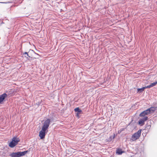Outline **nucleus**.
<instances>
[{
  "mask_svg": "<svg viewBox=\"0 0 157 157\" xmlns=\"http://www.w3.org/2000/svg\"><path fill=\"white\" fill-rule=\"evenodd\" d=\"M148 119V117L144 116L141 118L139 121V124L141 125H143L144 124V122Z\"/></svg>",
  "mask_w": 157,
  "mask_h": 157,
  "instance_id": "6",
  "label": "nucleus"
},
{
  "mask_svg": "<svg viewBox=\"0 0 157 157\" xmlns=\"http://www.w3.org/2000/svg\"><path fill=\"white\" fill-rule=\"evenodd\" d=\"M141 133V130H139L137 132L134 133L132 137V140L134 141L139 138L140 136Z\"/></svg>",
  "mask_w": 157,
  "mask_h": 157,
  "instance_id": "5",
  "label": "nucleus"
},
{
  "mask_svg": "<svg viewBox=\"0 0 157 157\" xmlns=\"http://www.w3.org/2000/svg\"><path fill=\"white\" fill-rule=\"evenodd\" d=\"M7 96V95L6 93L3 94L0 96V104H1Z\"/></svg>",
  "mask_w": 157,
  "mask_h": 157,
  "instance_id": "7",
  "label": "nucleus"
},
{
  "mask_svg": "<svg viewBox=\"0 0 157 157\" xmlns=\"http://www.w3.org/2000/svg\"><path fill=\"white\" fill-rule=\"evenodd\" d=\"M157 109V107H152L143 111L140 114V117H144L150 113H153Z\"/></svg>",
  "mask_w": 157,
  "mask_h": 157,
  "instance_id": "2",
  "label": "nucleus"
},
{
  "mask_svg": "<svg viewBox=\"0 0 157 157\" xmlns=\"http://www.w3.org/2000/svg\"><path fill=\"white\" fill-rule=\"evenodd\" d=\"M27 56H28L29 57H30V56H29V55L27 54V55H26Z\"/></svg>",
  "mask_w": 157,
  "mask_h": 157,
  "instance_id": "15",
  "label": "nucleus"
},
{
  "mask_svg": "<svg viewBox=\"0 0 157 157\" xmlns=\"http://www.w3.org/2000/svg\"><path fill=\"white\" fill-rule=\"evenodd\" d=\"M123 152L122 150L120 149H118L116 151V153L118 155H121Z\"/></svg>",
  "mask_w": 157,
  "mask_h": 157,
  "instance_id": "11",
  "label": "nucleus"
},
{
  "mask_svg": "<svg viewBox=\"0 0 157 157\" xmlns=\"http://www.w3.org/2000/svg\"><path fill=\"white\" fill-rule=\"evenodd\" d=\"M157 84V81H156L153 83H151L150 85L149 86H147V88H150L152 87H153L155 86Z\"/></svg>",
  "mask_w": 157,
  "mask_h": 157,
  "instance_id": "8",
  "label": "nucleus"
},
{
  "mask_svg": "<svg viewBox=\"0 0 157 157\" xmlns=\"http://www.w3.org/2000/svg\"><path fill=\"white\" fill-rule=\"evenodd\" d=\"M27 152V151L22 152H13L11 153L10 156L11 157H20L21 156L25 155Z\"/></svg>",
  "mask_w": 157,
  "mask_h": 157,
  "instance_id": "3",
  "label": "nucleus"
},
{
  "mask_svg": "<svg viewBox=\"0 0 157 157\" xmlns=\"http://www.w3.org/2000/svg\"><path fill=\"white\" fill-rule=\"evenodd\" d=\"M27 54H28V53H27V52H25V53L23 54V55H27Z\"/></svg>",
  "mask_w": 157,
  "mask_h": 157,
  "instance_id": "13",
  "label": "nucleus"
},
{
  "mask_svg": "<svg viewBox=\"0 0 157 157\" xmlns=\"http://www.w3.org/2000/svg\"><path fill=\"white\" fill-rule=\"evenodd\" d=\"M146 88H147V86L143 87L141 88H138L137 89V91L138 92L141 93L142 92V91H144V90Z\"/></svg>",
  "mask_w": 157,
  "mask_h": 157,
  "instance_id": "10",
  "label": "nucleus"
},
{
  "mask_svg": "<svg viewBox=\"0 0 157 157\" xmlns=\"http://www.w3.org/2000/svg\"><path fill=\"white\" fill-rule=\"evenodd\" d=\"M0 3H5V4H6V3H9L8 2H0Z\"/></svg>",
  "mask_w": 157,
  "mask_h": 157,
  "instance_id": "12",
  "label": "nucleus"
},
{
  "mask_svg": "<svg viewBox=\"0 0 157 157\" xmlns=\"http://www.w3.org/2000/svg\"><path fill=\"white\" fill-rule=\"evenodd\" d=\"M50 122V120L47 119L43 124L42 129L39 132V136L41 139H44L45 135V131L48 129Z\"/></svg>",
  "mask_w": 157,
  "mask_h": 157,
  "instance_id": "1",
  "label": "nucleus"
},
{
  "mask_svg": "<svg viewBox=\"0 0 157 157\" xmlns=\"http://www.w3.org/2000/svg\"><path fill=\"white\" fill-rule=\"evenodd\" d=\"M74 110L75 112H77V115H78L80 113L82 112V110L79 108H76L74 109Z\"/></svg>",
  "mask_w": 157,
  "mask_h": 157,
  "instance_id": "9",
  "label": "nucleus"
},
{
  "mask_svg": "<svg viewBox=\"0 0 157 157\" xmlns=\"http://www.w3.org/2000/svg\"><path fill=\"white\" fill-rule=\"evenodd\" d=\"M122 131V130H121V129L120 131H119L118 132V133H120V132H121V131Z\"/></svg>",
  "mask_w": 157,
  "mask_h": 157,
  "instance_id": "14",
  "label": "nucleus"
},
{
  "mask_svg": "<svg viewBox=\"0 0 157 157\" xmlns=\"http://www.w3.org/2000/svg\"><path fill=\"white\" fill-rule=\"evenodd\" d=\"M19 141V138H17L15 137H14L12 139V141L10 143L9 146L11 147H13L17 144Z\"/></svg>",
  "mask_w": 157,
  "mask_h": 157,
  "instance_id": "4",
  "label": "nucleus"
}]
</instances>
